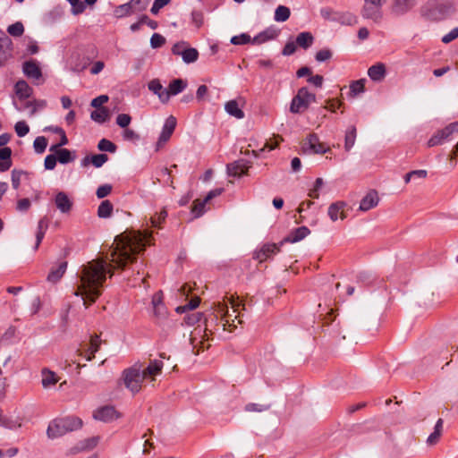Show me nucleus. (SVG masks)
<instances>
[{
    "label": "nucleus",
    "mask_w": 458,
    "mask_h": 458,
    "mask_svg": "<svg viewBox=\"0 0 458 458\" xmlns=\"http://www.w3.org/2000/svg\"><path fill=\"white\" fill-rule=\"evenodd\" d=\"M151 233L148 231H131L116 236L112 245L111 262L114 268H123L129 262H133L135 255L142 251L146 244L150 243ZM106 273L113 275L103 259H96L82 265L79 272L80 284L74 292L76 296H81L84 305L88 308L101 295L103 284L106 279Z\"/></svg>",
    "instance_id": "obj_1"
},
{
    "label": "nucleus",
    "mask_w": 458,
    "mask_h": 458,
    "mask_svg": "<svg viewBox=\"0 0 458 458\" xmlns=\"http://www.w3.org/2000/svg\"><path fill=\"white\" fill-rule=\"evenodd\" d=\"M241 302L233 295L225 296L222 301L215 303L216 311L222 315L223 329L232 331L234 319L238 318Z\"/></svg>",
    "instance_id": "obj_2"
},
{
    "label": "nucleus",
    "mask_w": 458,
    "mask_h": 458,
    "mask_svg": "<svg viewBox=\"0 0 458 458\" xmlns=\"http://www.w3.org/2000/svg\"><path fill=\"white\" fill-rule=\"evenodd\" d=\"M122 379L127 389L136 394L141 389V384L145 379L141 371V366L135 364L131 368L123 370Z\"/></svg>",
    "instance_id": "obj_3"
},
{
    "label": "nucleus",
    "mask_w": 458,
    "mask_h": 458,
    "mask_svg": "<svg viewBox=\"0 0 458 458\" xmlns=\"http://www.w3.org/2000/svg\"><path fill=\"white\" fill-rule=\"evenodd\" d=\"M315 101V94L310 92L306 87H302L292 99L290 112L293 114L302 113L308 109L311 103H314Z\"/></svg>",
    "instance_id": "obj_4"
},
{
    "label": "nucleus",
    "mask_w": 458,
    "mask_h": 458,
    "mask_svg": "<svg viewBox=\"0 0 458 458\" xmlns=\"http://www.w3.org/2000/svg\"><path fill=\"white\" fill-rule=\"evenodd\" d=\"M386 0H364L361 15L365 19L379 22L383 17L382 6Z\"/></svg>",
    "instance_id": "obj_5"
},
{
    "label": "nucleus",
    "mask_w": 458,
    "mask_h": 458,
    "mask_svg": "<svg viewBox=\"0 0 458 458\" xmlns=\"http://www.w3.org/2000/svg\"><path fill=\"white\" fill-rule=\"evenodd\" d=\"M174 55L182 56L186 64L194 63L198 60L199 52L196 48L188 47L187 43L184 41L174 44L172 47Z\"/></svg>",
    "instance_id": "obj_6"
},
{
    "label": "nucleus",
    "mask_w": 458,
    "mask_h": 458,
    "mask_svg": "<svg viewBox=\"0 0 458 458\" xmlns=\"http://www.w3.org/2000/svg\"><path fill=\"white\" fill-rule=\"evenodd\" d=\"M302 150L304 153L323 154L327 152L329 148L320 142L316 134H310L303 142Z\"/></svg>",
    "instance_id": "obj_7"
},
{
    "label": "nucleus",
    "mask_w": 458,
    "mask_h": 458,
    "mask_svg": "<svg viewBox=\"0 0 458 458\" xmlns=\"http://www.w3.org/2000/svg\"><path fill=\"white\" fill-rule=\"evenodd\" d=\"M458 131V122L448 124L444 129L435 133L428 141V147H435L443 143V141L448 139L453 133Z\"/></svg>",
    "instance_id": "obj_8"
},
{
    "label": "nucleus",
    "mask_w": 458,
    "mask_h": 458,
    "mask_svg": "<svg viewBox=\"0 0 458 458\" xmlns=\"http://www.w3.org/2000/svg\"><path fill=\"white\" fill-rule=\"evenodd\" d=\"M175 127L176 118L173 115H170L168 118H166L162 128V131L157 142V150L161 148L170 140L172 134L174 131Z\"/></svg>",
    "instance_id": "obj_9"
},
{
    "label": "nucleus",
    "mask_w": 458,
    "mask_h": 458,
    "mask_svg": "<svg viewBox=\"0 0 458 458\" xmlns=\"http://www.w3.org/2000/svg\"><path fill=\"white\" fill-rule=\"evenodd\" d=\"M347 204L344 201H336L328 207L327 215L331 221L335 222L338 219L344 220L347 216L345 208Z\"/></svg>",
    "instance_id": "obj_10"
},
{
    "label": "nucleus",
    "mask_w": 458,
    "mask_h": 458,
    "mask_svg": "<svg viewBox=\"0 0 458 458\" xmlns=\"http://www.w3.org/2000/svg\"><path fill=\"white\" fill-rule=\"evenodd\" d=\"M93 417L100 421L110 422L119 418V414L113 406H104L96 410Z\"/></svg>",
    "instance_id": "obj_11"
},
{
    "label": "nucleus",
    "mask_w": 458,
    "mask_h": 458,
    "mask_svg": "<svg viewBox=\"0 0 458 458\" xmlns=\"http://www.w3.org/2000/svg\"><path fill=\"white\" fill-rule=\"evenodd\" d=\"M281 246L282 245L276 243H266L259 250L255 251L254 259H258L259 262H263L270 256L279 252Z\"/></svg>",
    "instance_id": "obj_12"
},
{
    "label": "nucleus",
    "mask_w": 458,
    "mask_h": 458,
    "mask_svg": "<svg viewBox=\"0 0 458 458\" xmlns=\"http://www.w3.org/2000/svg\"><path fill=\"white\" fill-rule=\"evenodd\" d=\"M22 72L29 79L39 81L42 78L41 69L35 60L24 62L22 64Z\"/></svg>",
    "instance_id": "obj_13"
},
{
    "label": "nucleus",
    "mask_w": 458,
    "mask_h": 458,
    "mask_svg": "<svg viewBox=\"0 0 458 458\" xmlns=\"http://www.w3.org/2000/svg\"><path fill=\"white\" fill-rule=\"evenodd\" d=\"M67 432L64 424L61 420V419L53 420L47 429V437L50 439H55L65 435Z\"/></svg>",
    "instance_id": "obj_14"
},
{
    "label": "nucleus",
    "mask_w": 458,
    "mask_h": 458,
    "mask_svg": "<svg viewBox=\"0 0 458 458\" xmlns=\"http://www.w3.org/2000/svg\"><path fill=\"white\" fill-rule=\"evenodd\" d=\"M250 165L244 159L237 160L232 164L227 165V174L229 176H242L246 174Z\"/></svg>",
    "instance_id": "obj_15"
},
{
    "label": "nucleus",
    "mask_w": 458,
    "mask_h": 458,
    "mask_svg": "<svg viewBox=\"0 0 458 458\" xmlns=\"http://www.w3.org/2000/svg\"><path fill=\"white\" fill-rule=\"evenodd\" d=\"M55 204L57 209L63 214H68L72 208V201L64 191H59L55 197Z\"/></svg>",
    "instance_id": "obj_16"
},
{
    "label": "nucleus",
    "mask_w": 458,
    "mask_h": 458,
    "mask_svg": "<svg viewBox=\"0 0 458 458\" xmlns=\"http://www.w3.org/2000/svg\"><path fill=\"white\" fill-rule=\"evenodd\" d=\"M379 202L378 194L376 191H369L360 200L359 209L366 212L377 206Z\"/></svg>",
    "instance_id": "obj_17"
},
{
    "label": "nucleus",
    "mask_w": 458,
    "mask_h": 458,
    "mask_svg": "<svg viewBox=\"0 0 458 458\" xmlns=\"http://www.w3.org/2000/svg\"><path fill=\"white\" fill-rule=\"evenodd\" d=\"M415 4V0H394L391 8L392 13L401 16L408 13Z\"/></svg>",
    "instance_id": "obj_18"
},
{
    "label": "nucleus",
    "mask_w": 458,
    "mask_h": 458,
    "mask_svg": "<svg viewBox=\"0 0 458 458\" xmlns=\"http://www.w3.org/2000/svg\"><path fill=\"white\" fill-rule=\"evenodd\" d=\"M163 361L157 360H150L147 368L141 369L145 378H150L151 381L155 380V377L161 374L163 369Z\"/></svg>",
    "instance_id": "obj_19"
},
{
    "label": "nucleus",
    "mask_w": 458,
    "mask_h": 458,
    "mask_svg": "<svg viewBox=\"0 0 458 458\" xmlns=\"http://www.w3.org/2000/svg\"><path fill=\"white\" fill-rule=\"evenodd\" d=\"M310 233V231L306 226H301L293 230L287 235L281 242L280 245H283L284 242H291L294 243L297 242L301 241L304 239L307 235Z\"/></svg>",
    "instance_id": "obj_20"
},
{
    "label": "nucleus",
    "mask_w": 458,
    "mask_h": 458,
    "mask_svg": "<svg viewBox=\"0 0 458 458\" xmlns=\"http://www.w3.org/2000/svg\"><path fill=\"white\" fill-rule=\"evenodd\" d=\"M148 88L154 94L157 95L159 100L162 103L168 102V93L166 92V89L163 88L158 79H154L150 81L148 84Z\"/></svg>",
    "instance_id": "obj_21"
},
{
    "label": "nucleus",
    "mask_w": 458,
    "mask_h": 458,
    "mask_svg": "<svg viewBox=\"0 0 458 458\" xmlns=\"http://www.w3.org/2000/svg\"><path fill=\"white\" fill-rule=\"evenodd\" d=\"M386 74V66L382 63L370 66L368 70L369 77L374 81H382Z\"/></svg>",
    "instance_id": "obj_22"
},
{
    "label": "nucleus",
    "mask_w": 458,
    "mask_h": 458,
    "mask_svg": "<svg viewBox=\"0 0 458 458\" xmlns=\"http://www.w3.org/2000/svg\"><path fill=\"white\" fill-rule=\"evenodd\" d=\"M14 91L20 99L29 98L33 93L32 88L24 80L16 82Z\"/></svg>",
    "instance_id": "obj_23"
},
{
    "label": "nucleus",
    "mask_w": 458,
    "mask_h": 458,
    "mask_svg": "<svg viewBox=\"0 0 458 458\" xmlns=\"http://www.w3.org/2000/svg\"><path fill=\"white\" fill-rule=\"evenodd\" d=\"M241 106L242 105H240L238 100H230L225 103V109L230 115L237 119H242L244 117V112L242 110Z\"/></svg>",
    "instance_id": "obj_24"
},
{
    "label": "nucleus",
    "mask_w": 458,
    "mask_h": 458,
    "mask_svg": "<svg viewBox=\"0 0 458 458\" xmlns=\"http://www.w3.org/2000/svg\"><path fill=\"white\" fill-rule=\"evenodd\" d=\"M67 268V262H61L56 268L53 267L47 276V280L50 283L55 284L64 275Z\"/></svg>",
    "instance_id": "obj_25"
},
{
    "label": "nucleus",
    "mask_w": 458,
    "mask_h": 458,
    "mask_svg": "<svg viewBox=\"0 0 458 458\" xmlns=\"http://www.w3.org/2000/svg\"><path fill=\"white\" fill-rule=\"evenodd\" d=\"M108 160V157L106 154H97L91 157H85L81 165L83 166H87L89 163H91L95 167H101L106 161Z\"/></svg>",
    "instance_id": "obj_26"
},
{
    "label": "nucleus",
    "mask_w": 458,
    "mask_h": 458,
    "mask_svg": "<svg viewBox=\"0 0 458 458\" xmlns=\"http://www.w3.org/2000/svg\"><path fill=\"white\" fill-rule=\"evenodd\" d=\"M12 150L8 147L0 148V172L7 171L11 165Z\"/></svg>",
    "instance_id": "obj_27"
},
{
    "label": "nucleus",
    "mask_w": 458,
    "mask_h": 458,
    "mask_svg": "<svg viewBox=\"0 0 458 458\" xmlns=\"http://www.w3.org/2000/svg\"><path fill=\"white\" fill-rule=\"evenodd\" d=\"M206 330L207 328L203 329L198 327L191 332L190 341L193 351L198 348L199 344H203V340L206 336Z\"/></svg>",
    "instance_id": "obj_28"
},
{
    "label": "nucleus",
    "mask_w": 458,
    "mask_h": 458,
    "mask_svg": "<svg viewBox=\"0 0 458 458\" xmlns=\"http://www.w3.org/2000/svg\"><path fill=\"white\" fill-rule=\"evenodd\" d=\"M12 40L4 33H0V56L7 58L12 54Z\"/></svg>",
    "instance_id": "obj_29"
},
{
    "label": "nucleus",
    "mask_w": 458,
    "mask_h": 458,
    "mask_svg": "<svg viewBox=\"0 0 458 458\" xmlns=\"http://www.w3.org/2000/svg\"><path fill=\"white\" fill-rule=\"evenodd\" d=\"M443 423L444 421L442 419L437 420L434 428V431L427 438V444L428 445L432 446L439 441L443 432Z\"/></svg>",
    "instance_id": "obj_30"
},
{
    "label": "nucleus",
    "mask_w": 458,
    "mask_h": 458,
    "mask_svg": "<svg viewBox=\"0 0 458 458\" xmlns=\"http://www.w3.org/2000/svg\"><path fill=\"white\" fill-rule=\"evenodd\" d=\"M187 86V83L182 79H175L172 81L169 84L168 89H166V92L168 93V100L171 96H174L182 92Z\"/></svg>",
    "instance_id": "obj_31"
},
{
    "label": "nucleus",
    "mask_w": 458,
    "mask_h": 458,
    "mask_svg": "<svg viewBox=\"0 0 458 458\" xmlns=\"http://www.w3.org/2000/svg\"><path fill=\"white\" fill-rule=\"evenodd\" d=\"M101 340L98 335L90 337L89 347L85 351L87 352V360H91L94 358V354L99 350Z\"/></svg>",
    "instance_id": "obj_32"
},
{
    "label": "nucleus",
    "mask_w": 458,
    "mask_h": 458,
    "mask_svg": "<svg viewBox=\"0 0 458 458\" xmlns=\"http://www.w3.org/2000/svg\"><path fill=\"white\" fill-rule=\"evenodd\" d=\"M58 382L56 374L47 369L42 370V386L45 388L53 386Z\"/></svg>",
    "instance_id": "obj_33"
},
{
    "label": "nucleus",
    "mask_w": 458,
    "mask_h": 458,
    "mask_svg": "<svg viewBox=\"0 0 458 458\" xmlns=\"http://www.w3.org/2000/svg\"><path fill=\"white\" fill-rule=\"evenodd\" d=\"M48 228V221L44 217L41 218L38 223V228L36 233V244L34 249L38 250L39 244L42 242V239L45 236V233Z\"/></svg>",
    "instance_id": "obj_34"
},
{
    "label": "nucleus",
    "mask_w": 458,
    "mask_h": 458,
    "mask_svg": "<svg viewBox=\"0 0 458 458\" xmlns=\"http://www.w3.org/2000/svg\"><path fill=\"white\" fill-rule=\"evenodd\" d=\"M60 419L64 424L67 432L77 430L82 426L81 420L77 417H65Z\"/></svg>",
    "instance_id": "obj_35"
},
{
    "label": "nucleus",
    "mask_w": 458,
    "mask_h": 458,
    "mask_svg": "<svg viewBox=\"0 0 458 458\" xmlns=\"http://www.w3.org/2000/svg\"><path fill=\"white\" fill-rule=\"evenodd\" d=\"M314 38L310 32H301L296 38V45L307 49L313 43Z\"/></svg>",
    "instance_id": "obj_36"
},
{
    "label": "nucleus",
    "mask_w": 458,
    "mask_h": 458,
    "mask_svg": "<svg viewBox=\"0 0 458 458\" xmlns=\"http://www.w3.org/2000/svg\"><path fill=\"white\" fill-rule=\"evenodd\" d=\"M136 11V8L133 7V5L131 4V2H128L126 4H121L114 10V14L118 18H122L124 16L131 15L134 13Z\"/></svg>",
    "instance_id": "obj_37"
},
{
    "label": "nucleus",
    "mask_w": 458,
    "mask_h": 458,
    "mask_svg": "<svg viewBox=\"0 0 458 458\" xmlns=\"http://www.w3.org/2000/svg\"><path fill=\"white\" fill-rule=\"evenodd\" d=\"M276 36L277 33L275 30H267L257 35L253 39H251V42L253 44H262L267 40L275 38Z\"/></svg>",
    "instance_id": "obj_38"
},
{
    "label": "nucleus",
    "mask_w": 458,
    "mask_h": 458,
    "mask_svg": "<svg viewBox=\"0 0 458 458\" xmlns=\"http://www.w3.org/2000/svg\"><path fill=\"white\" fill-rule=\"evenodd\" d=\"M113 211V204L109 200H103L98 208V216L101 218H107Z\"/></svg>",
    "instance_id": "obj_39"
},
{
    "label": "nucleus",
    "mask_w": 458,
    "mask_h": 458,
    "mask_svg": "<svg viewBox=\"0 0 458 458\" xmlns=\"http://www.w3.org/2000/svg\"><path fill=\"white\" fill-rule=\"evenodd\" d=\"M47 106V101L44 99H35L25 104L26 108H30V114L34 115L38 111Z\"/></svg>",
    "instance_id": "obj_40"
},
{
    "label": "nucleus",
    "mask_w": 458,
    "mask_h": 458,
    "mask_svg": "<svg viewBox=\"0 0 458 458\" xmlns=\"http://www.w3.org/2000/svg\"><path fill=\"white\" fill-rule=\"evenodd\" d=\"M356 140V128L352 126L345 134L344 148L349 151L354 145Z\"/></svg>",
    "instance_id": "obj_41"
},
{
    "label": "nucleus",
    "mask_w": 458,
    "mask_h": 458,
    "mask_svg": "<svg viewBox=\"0 0 458 458\" xmlns=\"http://www.w3.org/2000/svg\"><path fill=\"white\" fill-rule=\"evenodd\" d=\"M290 9L284 5H279L275 12V20L276 21H285L290 17Z\"/></svg>",
    "instance_id": "obj_42"
},
{
    "label": "nucleus",
    "mask_w": 458,
    "mask_h": 458,
    "mask_svg": "<svg viewBox=\"0 0 458 458\" xmlns=\"http://www.w3.org/2000/svg\"><path fill=\"white\" fill-rule=\"evenodd\" d=\"M365 79H360L353 81L350 85V95L351 97H355L360 93H362L365 89Z\"/></svg>",
    "instance_id": "obj_43"
},
{
    "label": "nucleus",
    "mask_w": 458,
    "mask_h": 458,
    "mask_svg": "<svg viewBox=\"0 0 458 458\" xmlns=\"http://www.w3.org/2000/svg\"><path fill=\"white\" fill-rule=\"evenodd\" d=\"M56 158L61 164H67L73 161L75 157L72 155L69 149L62 148L57 151Z\"/></svg>",
    "instance_id": "obj_44"
},
{
    "label": "nucleus",
    "mask_w": 458,
    "mask_h": 458,
    "mask_svg": "<svg viewBox=\"0 0 458 458\" xmlns=\"http://www.w3.org/2000/svg\"><path fill=\"white\" fill-rule=\"evenodd\" d=\"M206 203H208V202L205 201V199H203V200L196 199L193 202L191 213L193 214L195 218L201 216L205 213Z\"/></svg>",
    "instance_id": "obj_45"
},
{
    "label": "nucleus",
    "mask_w": 458,
    "mask_h": 458,
    "mask_svg": "<svg viewBox=\"0 0 458 458\" xmlns=\"http://www.w3.org/2000/svg\"><path fill=\"white\" fill-rule=\"evenodd\" d=\"M108 111L106 108H99L91 113L90 117L98 123H104L108 119Z\"/></svg>",
    "instance_id": "obj_46"
},
{
    "label": "nucleus",
    "mask_w": 458,
    "mask_h": 458,
    "mask_svg": "<svg viewBox=\"0 0 458 458\" xmlns=\"http://www.w3.org/2000/svg\"><path fill=\"white\" fill-rule=\"evenodd\" d=\"M35 152L42 154L47 147V140L43 136L37 137L33 142Z\"/></svg>",
    "instance_id": "obj_47"
},
{
    "label": "nucleus",
    "mask_w": 458,
    "mask_h": 458,
    "mask_svg": "<svg viewBox=\"0 0 458 458\" xmlns=\"http://www.w3.org/2000/svg\"><path fill=\"white\" fill-rule=\"evenodd\" d=\"M7 32L13 37H20L24 32L23 24L21 21H17L7 28Z\"/></svg>",
    "instance_id": "obj_48"
},
{
    "label": "nucleus",
    "mask_w": 458,
    "mask_h": 458,
    "mask_svg": "<svg viewBox=\"0 0 458 458\" xmlns=\"http://www.w3.org/2000/svg\"><path fill=\"white\" fill-rule=\"evenodd\" d=\"M98 148L101 151L114 153L116 150V146L109 140L102 139L98 144Z\"/></svg>",
    "instance_id": "obj_49"
},
{
    "label": "nucleus",
    "mask_w": 458,
    "mask_h": 458,
    "mask_svg": "<svg viewBox=\"0 0 458 458\" xmlns=\"http://www.w3.org/2000/svg\"><path fill=\"white\" fill-rule=\"evenodd\" d=\"M14 130L19 137H24L30 131V127L24 121H19L15 123Z\"/></svg>",
    "instance_id": "obj_50"
},
{
    "label": "nucleus",
    "mask_w": 458,
    "mask_h": 458,
    "mask_svg": "<svg viewBox=\"0 0 458 458\" xmlns=\"http://www.w3.org/2000/svg\"><path fill=\"white\" fill-rule=\"evenodd\" d=\"M203 318V314L201 312H194L187 315L184 318V322L188 326H194L198 322H199Z\"/></svg>",
    "instance_id": "obj_51"
},
{
    "label": "nucleus",
    "mask_w": 458,
    "mask_h": 458,
    "mask_svg": "<svg viewBox=\"0 0 458 458\" xmlns=\"http://www.w3.org/2000/svg\"><path fill=\"white\" fill-rule=\"evenodd\" d=\"M199 304V298L196 297L191 299L187 305L179 306L176 308L178 313L184 312L187 310H192L196 309Z\"/></svg>",
    "instance_id": "obj_52"
},
{
    "label": "nucleus",
    "mask_w": 458,
    "mask_h": 458,
    "mask_svg": "<svg viewBox=\"0 0 458 458\" xmlns=\"http://www.w3.org/2000/svg\"><path fill=\"white\" fill-rule=\"evenodd\" d=\"M131 122V115L127 114H120L116 117V123L121 128H127Z\"/></svg>",
    "instance_id": "obj_53"
},
{
    "label": "nucleus",
    "mask_w": 458,
    "mask_h": 458,
    "mask_svg": "<svg viewBox=\"0 0 458 458\" xmlns=\"http://www.w3.org/2000/svg\"><path fill=\"white\" fill-rule=\"evenodd\" d=\"M251 42V38L248 34L242 33L238 36H233L231 38V43L233 45H242Z\"/></svg>",
    "instance_id": "obj_54"
},
{
    "label": "nucleus",
    "mask_w": 458,
    "mask_h": 458,
    "mask_svg": "<svg viewBox=\"0 0 458 458\" xmlns=\"http://www.w3.org/2000/svg\"><path fill=\"white\" fill-rule=\"evenodd\" d=\"M167 216V212L164 208L158 215H156L150 218V222L152 226L158 227L159 225L165 220Z\"/></svg>",
    "instance_id": "obj_55"
},
{
    "label": "nucleus",
    "mask_w": 458,
    "mask_h": 458,
    "mask_svg": "<svg viewBox=\"0 0 458 458\" xmlns=\"http://www.w3.org/2000/svg\"><path fill=\"white\" fill-rule=\"evenodd\" d=\"M165 43V38L157 33L152 35L150 38V45L153 48H157L162 47Z\"/></svg>",
    "instance_id": "obj_56"
},
{
    "label": "nucleus",
    "mask_w": 458,
    "mask_h": 458,
    "mask_svg": "<svg viewBox=\"0 0 458 458\" xmlns=\"http://www.w3.org/2000/svg\"><path fill=\"white\" fill-rule=\"evenodd\" d=\"M112 191V185L103 184L97 189L96 195L98 199L108 196Z\"/></svg>",
    "instance_id": "obj_57"
},
{
    "label": "nucleus",
    "mask_w": 458,
    "mask_h": 458,
    "mask_svg": "<svg viewBox=\"0 0 458 458\" xmlns=\"http://www.w3.org/2000/svg\"><path fill=\"white\" fill-rule=\"evenodd\" d=\"M123 137L125 140L129 141H136L140 139V135L135 131L129 129L128 127L124 128Z\"/></svg>",
    "instance_id": "obj_58"
},
{
    "label": "nucleus",
    "mask_w": 458,
    "mask_h": 458,
    "mask_svg": "<svg viewBox=\"0 0 458 458\" xmlns=\"http://www.w3.org/2000/svg\"><path fill=\"white\" fill-rule=\"evenodd\" d=\"M171 0H155L153 5L150 9V12L153 14H157L159 10L164 6L167 5Z\"/></svg>",
    "instance_id": "obj_59"
},
{
    "label": "nucleus",
    "mask_w": 458,
    "mask_h": 458,
    "mask_svg": "<svg viewBox=\"0 0 458 458\" xmlns=\"http://www.w3.org/2000/svg\"><path fill=\"white\" fill-rule=\"evenodd\" d=\"M56 156L55 155H48L45 158L44 165L47 170H53L56 165Z\"/></svg>",
    "instance_id": "obj_60"
},
{
    "label": "nucleus",
    "mask_w": 458,
    "mask_h": 458,
    "mask_svg": "<svg viewBox=\"0 0 458 458\" xmlns=\"http://www.w3.org/2000/svg\"><path fill=\"white\" fill-rule=\"evenodd\" d=\"M331 56H332V52L329 49H322V50H319L316 54V60L318 62H325V61L330 59Z\"/></svg>",
    "instance_id": "obj_61"
},
{
    "label": "nucleus",
    "mask_w": 458,
    "mask_h": 458,
    "mask_svg": "<svg viewBox=\"0 0 458 458\" xmlns=\"http://www.w3.org/2000/svg\"><path fill=\"white\" fill-rule=\"evenodd\" d=\"M191 21L192 23L197 27L199 28L203 23V14L199 11H193L191 13Z\"/></svg>",
    "instance_id": "obj_62"
},
{
    "label": "nucleus",
    "mask_w": 458,
    "mask_h": 458,
    "mask_svg": "<svg viewBox=\"0 0 458 458\" xmlns=\"http://www.w3.org/2000/svg\"><path fill=\"white\" fill-rule=\"evenodd\" d=\"M269 408L268 405L258 404V403H249L245 406V410L247 411H267Z\"/></svg>",
    "instance_id": "obj_63"
},
{
    "label": "nucleus",
    "mask_w": 458,
    "mask_h": 458,
    "mask_svg": "<svg viewBox=\"0 0 458 458\" xmlns=\"http://www.w3.org/2000/svg\"><path fill=\"white\" fill-rule=\"evenodd\" d=\"M458 38V28L453 29L442 38V42L447 44Z\"/></svg>",
    "instance_id": "obj_64"
}]
</instances>
